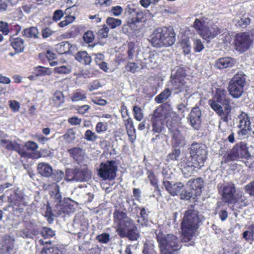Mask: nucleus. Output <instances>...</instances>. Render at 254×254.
<instances>
[{
  "label": "nucleus",
  "instance_id": "nucleus-57",
  "mask_svg": "<svg viewBox=\"0 0 254 254\" xmlns=\"http://www.w3.org/2000/svg\"><path fill=\"white\" fill-rule=\"evenodd\" d=\"M109 29L107 26L104 25L98 32V35L100 38H106L108 36Z\"/></svg>",
  "mask_w": 254,
  "mask_h": 254
},
{
  "label": "nucleus",
  "instance_id": "nucleus-23",
  "mask_svg": "<svg viewBox=\"0 0 254 254\" xmlns=\"http://www.w3.org/2000/svg\"><path fill=\"white\" fill-rule=\"evenodd\" d=\"M187 185L191 190H195L196 194H198L201 191V189L203 186V181L201 178L190 180L188 182Z\"/></svg>",
  "mask_w": 254,
  "mask_h": 254
},
{
  "label": "nucleus",
  "instance_id": "nucleus-41",
  "mask_svg": "<svg viewBox=\"0 0 254 254\" xmlns=\"http://www.w3.org/2000/svg\"><path fill=\"white\" fill-rule=\"evenodd\" d=\"M133 116L135 119L140 121L143 119L144 115L142 110L137 106H134L133 107Z\"/></svg>",
  "mask_w": 254,
  "mask_h": 254
},
{
  "label": "nucleus",
  "instance_id": "nucleus-32",
  "mask_svg": "<svg viewBox=\"0 0 254 254\" xmlns=\"http://www.w3.org/2000/svg\"><path fill=\"white\" fill-rule=\"evenodd\" d=\"M170 88H166L164 91L162 92L155 98V101L158 103H162L166 101L171 95V91Z\"/></svg>",
  "mask_w": 254,
  "mask_h": 254
},
{
  "label": "nucleus",
  "instance_id": "nucleus-58",
  "mask_svg": "<svg viewBox=\"0 0 254 254\" xmlns=\"http://www.w3.org/2000/svg\"><path fill=\"white\" fill-rule=\"evenodd\" d=\"M138 67V64L134 62H128L125 66L126 70L132 73H134Z\"/></svg>",
  "mask_w": 254,
  "mask_h": 254
},
{
  "label": "nucleus",
  "instance_id": "nucleus-21",
  "mask_svg": "<svg viewBox=\"0 0 254 254\" xmlns=\"http://www.w3.org/2000/svg\"><path fill=\"white\" fill-rule=\"evenodd\" d=\"M234 148V151L236 152L239 158L250 157L251 155L248 151L246 143L241 142L240 144H237Z\"/></svg>",
  "mask_w": 254,
  "mask_h": 254
},
{
  "label": "nucleus",
  "instance_id": "nucleus-43",
  "mask_svg": "<svg viewBox=\"0 0 254 254\" xmlns=\"http://www.w3.org/2000/svg\"><path fill=\"white\" fill-rule=\"evenodd\" d=\"M234 197H235V198H236L235 202H233L231 204H238L240 206V207L241 206H246L247 205V203H248V201H246V199L245 198V196L242 195V194H236Z\"/></svg>",
  "mask_w": 254,
  "mask_h": 254
},
{
  "label": "nucleus",
  "instance_id": "nucleus-10",
  "mask_svg": "<svg viewBox=\"0 0 254 254\" xmlns=\"http://www.w3.org/2000/svg\"><path fill=\"white\" fill-rule=\"evenodd\" d=\"M189 150L190 155L189 158L203 166L207 155L206 146L202 143L193 142L191 144Z\"/></svg>",
  "mask_w": 254,
  "mask_h": 254
},
{
  "label": "nucleus",
  "instance_id": "nucleus-18",
  "mask_svg": "<svg viewBox=\"0 0 254 254\" xmlns=\"http://www.w3.org/2000/svg\"><path fill=\"white\" fill-rule=\"evenodd\" d=\"M188 121L194 129H199L201 123V112L198 107H194L191 110Z\"/></svg>",
  "mask_w": 254,
  "mask_h": 254
},
{
  "label": "nucleus",
  "instance_id": "nucleus-50",
  "mask_svg": "<svg viewBox=\"0 0 254 254\" xmlns=\"http://www.w3.org/2000/svg\"><path fill=\"white\" fill-rule=\"evenodd\" d=\"M193 47L196 52H200L204 48L201 41L199 39H195L193 40Z\"/></svg>",
  "mask_w": 254,
  "mask_h": 254
},
{
  "label": "nucleus",
  "instance_id": "nucleus-62",
  "mask_svg": "<svg viewBox=\"0 0 254 254\" xmlns=\"http://www.w3.org/2000/svg\"><path fill=\"white\" fill-rule=\"evenodd\" d=\"M158 58V56L154 54H149V57H148V59H146V64H151L150 66H153L155 64H157V59Z\"/></svg>",
  "mask_w": 254,
  "mask_h": 254
},
{
  "label": "nucleus",
  "instance_id": "nucleus-30",
  "mask_svg": "<svg viewBox=\"0 0 254 254\" xmlns=\"http://www.w3.org/2000/svg\"><path fill=\"white\" fill-rule=\"evenodd\" d=\"M23 36L27 38H37L38 37L39 32L38 29L35 27H31L25 29L22 32Z\"/></svg>",
  "mask_w": 254,
  "mask_h": 254
},
{
  "label": "nucleus",
  "instance_id": "nucleus-12",
  "mask_svg": "<svg viewBox=\"0 0 254 254\" xmlns=\"http://www.w3.org/2000/svg\"><path fill=\"white\" fill-rule=\"evenodd\" d=\"M253 42V38L247 33L238 34L235 37V46L237 51L241 53L247 51Z\"/></svg>",
  "mask_w": 254,
  "mask_h": 254
},
{
  "label": "nucleus",
  "instance_id": "nucleus-11",
  "mask_svg": "<svg viewBox=\"0 0 254 254\" xmlns=\"http://www.w3.org/2000/svg\"><path fill=\"white\" fill-rule=\"evenodd\" d=\"M117 167L115 161H108L106 163H102L98 169V175L103 180H113L116 174Z\"/></svg>",
  "mask_w": 254,
  "mask_h": 254
},
{
  "label": "nucleus",
  "instance_id": "nucleus-48",
  "mask_svg": "<svg viewBox=\"0 0 254 254\" xmlns=\"http://www.w3.org/2000/svg\"><path fill=\"white\" fill-rule=\"evenodd\" d=\"M107 128L108 124L102 122L98 123L95 127L96 131L98 133L106 131Z\"/></svg>",
  "mask_w": 254,
  "mask_h": 254
},
{
  "label": "nucleus",
  "instance_id": "nucleus-6",
  "mask_svg": "<svg viewBox=\"0 0 254 254\" xmlns=\"http://www.w3.org/2000/svg\"><path fill=\"white\" fill-rule=\"evenodd\" d=\"M193 27L197 33L206 40L214 38L221 32L220 29L216 24H209L203 20L198 18L195 19Z\"/></svg>",
  "mask_w": 254,
  "mask_h": 254
},
{
  "label": "nucleus",
  "instance_id": "nucleus-44",
  "mask_svg": "<svg viewBox=\"0 0 254 254\" xmlns=\"http://www.w3.org/2000/svg\"><path fill=\"white\" fill-rule=\"evenodd\" d=\"M181 45L185 55H188L190 53L191 45L188 39H183L181 42Z\"/></svg>",
  "mask_w": 254,
  "mask_h": 254
},
{
  "label": "nucleus",
  "instance_id": "nucleus-28",
  "mask_svg": "<svg viewBox=\"0 0 254 254\" xmlns=\"http://www.w3.org/2000/svg\"><path fill=\"white\" fill-rule=\"evenodd\" d=\"M127 228V238L131 241L136 240L139 237V233L137 227L135 225L133 221L132 224Z\"/></svg>",
  "mask_w": 254,
  "mask_h": 254
},
{
  "label": "nucleus",
  "instance_id": "nucleus-13",
  "mask_svg": "<svg viewBox=\"0 0 254 254\" xmlns=\"http://www.w3.org/2000/svg\"><path fill=\"white\" fill-rule=\"evenodd\" d=\"M163 186L166 190L172 196L177 195L179 194L181 195V198H190L192 196V194L190 192H186V195H183L182 193L184 190V185L181 182H178L172 184L169 181H164L163 182Z\"/></svg>",
  "mask_w": 254,
  "mask_h": 254
},
{
  "label": "nucleus",
  "instance_id": "nucleus-42",
  "mask_svg": "<svg viewBox=\"0 0 254 254\" xmlns=\"http://www.w3.org/2000/svg\"><path fill=\"white\" fill-rule=\"evenodd\" d=\"M41 234L44 238L48 239L54 236L55 232L51 228L45 227L42 229Z\"/></svg>",
  "mask_w": 254,
  "mask_h": 254
},
{
  "label": "nucleus",
  "instance_id": "nucleus-27",
  "mask_svg": "<svg viewBox=\"0 0 254 254\" xmlns=\"http://www.w3.org/2000/svg\"><path fill=\"white\" fill-rule=\"evenodd\" d=\"M75 59L77 61L84 64H89L91 61V57L86 51H80L76 53Z\"/></svg>",
  "mask_w": 254,
  "mask_h": 254
},
{
  "label": "nucleus",
  "instance_id": "nucleus-3",
  "mask_svg": "<svg viewBox=\"0 0 254 254\" xmlns=\"http://www.w3.org/2000/svg\"><path fill=\"white\" fill-rule=\"evenodd\" d=\"M176 41L175 33L172 28L166 27L155 29L150 36L149 41L156 48L173 45Z\"/></svg>",
  "mask_w": 254,
  "mask_h": 254
},
{
  "label": "nucleus",
  "instance_id": "nucleus-51",
  "mask_svg": "<svg viewBox=\"0 0 254 254\" xmlns=\"http://www.w3.org/2000/svg\"><path fill=\"white\" fill-rule=\"evenodd\" d=\"M123 12V8L120 5L112 6L110 10L113 15L118 17L120 16Z\"/></svg>",
  "mask_w": 254,
  "mask_h": 254
},
{
  "label": "nucleus",
  "instance_id": "nucleus-4",
  "mask_svg": "<svg viewBox=\"0 0 254 254\" xmlns=\"http://www.w3.org/2000/svg\"><path fill=\"white\" fill-rule=\"evenodd\" d=\"M157 241L160 254H177L182 247L179 238L173 234H157Z\"/></svg>",
  "mask_w": 254,
  "mask_h": 254
},
{
  "label": "nucleus",
  "instance_id": "nucleus-16",
  "mask_svg": "<svg viewBox=\"0 0 254 254\" xmlns=\"http://www.w3.org/2000/svg\"><path fill=\"white\" fill-rule=\"evenodd\" d=\"M238 127L240 130L238 133L240 135H245L249 133L252 130L250 119L247 114L242 112L239 116Z\"/></svg>",
  "mask_w": 254,
  "mask_h": 254
},
{
  "label": "nucleus",
  "instance_id": "nucleus-2",
  "mask_svg": "<svg viewBox=\"0 0 254 254\" xmlns=\"http://www.w3.org/2000/svg\"><path fill=\"white\" fill-rule=\"evenodd\" d=\"M231 99L224 89H217L212 99L208 101L211 108L220 116L223 121H228V117L231 111Z\"/></svg>",
  "mask_w": 254,
  "mask_h": 254
},
{
  "label": "nucleus",
  "instance_id": "nucleus-47",
  "mask_svg": "<svg viewBox=\"0 0 254 254\" xmlns=\"http://www.w3.org/2000/svg\"><path fill=\"white\" fill-rule=\"evenodd\" d=\"M41 254H64L57 248H44Z\"/></svg>",
  "mask_w": 254,
  "mask_h": 254
},
{
  "label": "nucleus",
  "instance_id": "nucleus-59",
  "mask_svg": "<svg viewBox=\"0 0 254 254\" xmlns=\"http://www.w3.org/2000/svg\"><path fill=\"white\" fill-rule=\"evenodd\" d=\"M53 179L57 182H60L64 178V173L63 171L60 170L55 171L52 173Z\"/></svg>",
  "mask_w": 254,
  "mask_h": 254
},
{
  "label": "nucleus",
  "instance_id": "nucleus-33",
  "mask_svg": "<svg viewBox=\"0 0 254 254\" xmlns=\"http://www.w3.org/2000/svg\"><path fill=\"white\" fill-rule=\"evenodd\" d=\"M86 98V93L84 90L80 89H76L73 93L71 97V100L73 102H77L83 100Z\"/></svg>",
  "mask_w": 254,
  "mask_h": 254
},
{
  "label": "nucleus",
  "instance_id": "nucleus-5",
  "mask_svg": "<svg viewBox=\"0 0 254 254\" xmlns=\"http://www.w3.org/2000/svg\"><path fill=\"white\" fill-rule=\"evenodd\" d=\"M186 70L183 67L178 68L175 73L172 74L168 86L175 94L185 92V96L189 95V86L186 81Z\"/></svg>",
  "mask_w": 254,
  "mask_h": 254
},
{
  "label": "nucleus",
  "instance_id": "nucleus-9",
  "mask_svg": "<svg viewBox=\"0 0 254 254\" xmlns=\"http://www.w3.org/2000/svg\"><path fill=\"white\" fill-rule=\"evenodd\" d=\"M219 193L222 196V199L228 204L235 202L236 201L234 197L236 192L235 185L232 182L219 183L217 185Z\"/></svg>",
  "mask_w": 254,
  "mask_h": 254
},
{
  "label": "nucleus",
  "instance_id": "nucleus-55",
  "mask_svg": "<svg viewBox=\"0 0 254 254\" xmlns=\"http://www.w3.org/2000/svg\"><path fill=\"white\" fill-rule=\"evenodd\" d=\"M96 239L101 243L106 244L110 240V235L108 233H104L98 235Z\"/></svg>",
  "mask_w": 254,
  "mask_h": 254
},
{
  "label": "nucleus",
  "instance_id": "nucleus-8",
  "mask_svg": "<svg viewBox=\"0 0 254 254\" xmlns=\"http://www.w3.org/2000/svg\"><path fill=\"white\" fill-rule=\"evenodd\" d=\"M91 172L86 166L67 169L65 180L68 182H85L90 179Z\"/></svg>",
  "mask_w": 254,
  "mask_h": 254
},
{
  "label": "nucleus",
  "instance_id": "nucleus-52",
  "mask_svg": "<svg viewBox=\"0 0 254 254\" xmlns=\"http://www.w3.org/2000/svg\"><path fill=\"white\" fill-rule=\"evenodd\" d=\"M127 131L135 129L132 119L130 117L123 119Z\"/></svg>",
  "mask_w": 254,
  "mask_h": 254
},
{
  "label": "nucleus",
  "instance_id": "nucleus-7",
  "mask_svg": "<svg viewBox=\"0 0 254 254\" xmlns=\"http://www.w3.org/2000/svg\"><path fill=\"white\" fill-rule=\"evenodd\" d=\"M246 84V75L241 71H238L229 82L228 90L230 95L234 98H240L244 93Z\"/></svg>",
  "mask_w": 254,
  "mask_h": 254
},
{
  "label": "nucleus",
  "instance_id": "nucleus-24",
  "mask_svg": "<svg viewBox=\"0 0 254 254\" xmlns=\"http://www.w3.org/2000/svg\"><path fill=\"white\" fill-rule=\"evenodd\" d=\"M158 113V110H155L152 117V130L154 132L159 133L162 130L163 124Z\"/></svg>",
  "mask_w": 254,
  "mask_h": 254
},
{
  "label": "nucleus",
  "instance_id": "nucleus-36",
  "mask_svg": "<svg viewBox=\"0 0 254 254\" xmlns=\"http://www.w3.org/2000/svg\"><path fill=\"white\" fill-rule=\"evenodd\" d=\"M51 196L56 202V206L58 208L62 202V196L60 192V186L57 185L55 189V192H53Z\"/></svg>",
  "mask_w": 254,
  "mask_h": 254
},
{
  "label": "nucleus",
  "instance_id": "nucleus-63",
  "mask_svg": "<svg viewBox=\"0 0 254 254\" xmlns=\"http://www.w3.org/2000/svg\"><path fill=\"white\" fill-rule=\"evenodd\" d=\"M8 23L2 21H0V31L4 35H7L9 30L8 27Z\"/></svg>",
  "mask_w": 254,
  "mask_h": 254
},
{
  "label": "nucleus",
  "instance_id": "nucleus-34",
  "mask_svg": "<svg viewBox=\"0 0 254 254\" xmlns=\"http://www.w3.org/2000/svg\"><path fill=\"white\" fill-rule=\"evenodd\" d=\"M62 137L65 142L71 143L76 138V132L73 128L69 129Z\"/></svg>",
  "mask_w": 254,
  "mask_h": 254
},
{
  "label": "nucleus",
  "instance_id": "nucleus-56",
  "mask_svg": "<svg viewBox=\"0 0 254 254\" xmlns=\"http://www.w3.org/2000/svg\"><path fill=\"white\" fill-rule=\"evenodd\" d=\"M9 106L13 112H17L20 109V104L16 100H9L8 101Z\"/></svg>",
  "mask_w": 254,
  "mask_h": 254
},
{
  "label": "nucleus",
  "instance_id": "nucleus-46",
  "mask_svg": "<svg viewBox=\"0 0 254 254\" xmlns=\"http://www.w3.org/2000/svg\"><path fill=\"white\" fill-rule=\"evenodd\" d=\"M84 138L89 141H95L98 138V136L90 129L87 130L84 133Z\"/></svg>",
  "mask_w": 254,
  "mask_h": 254
},
{
  "label": "nucleus",
  "instance_id": "nucleus-54",
  "mask_svg": "<svg viewBox=\"0 0 254 254\" xmlns=\"http://www.w3.org/2000/svg\"><path fill=\"white\" fill-rule=\"evenodd\" d=\"M95 38L93 32L91 31H88L85 32L83 36L84 41L87 43H91Z\"/></svg>",
  "mask_w": 254,
  "mask_h": 254
},
{
  "label": "nucleus",
  "instance_id": "nucleus-60",
  "mask_svg": "<svg viewBox=\"0 0 254 254\" xmlns=\"http://www.w3.org/2000/svg\"><path fill=\"white\" fill-rule=\"evenodd\" d=\"M177 109L179 114L182 117H184L186 113L188 111L187 105L183 103L179 104L177 106Z\"/></svg>",
  "mask_w": 254,
  "mask_h": 254
},
{
  "label": "nucleus",
  "instance_id": "nucleus-35",
  "mask_svg": "<svg viewBox=\"0 0 254 254\" xmlns=\"http://www.w3.org/2000/svg\"><path fill=\"white\" fill-rule=\"evenodd\" d=\"M34 68L37 76L50 75L52 74V70L50 68L42 66H38Z\"/></svg>",
  "mask_w": 254,
  "mask_h": 254
},
{
  "label": "nucleus",
  "instance_id": "nucleus-61",
  "mask_svg": "<svg viewBox=\"0 0 254 254\" xmlns=\"http://www.w3.org/2000/svg\"><path fill=\"white\" fill-rule=\"evenodd\" d=\"M148 174V178L151 184L154 186L156 188H158V180L154 174L152 172H149Z\"/></svg>",
  "mask_w": 254,
  "mask_h": 254
},
{
  "label": "nucleus",
  "instance_id": "nucleus-45",
  "mask_svg": "<svg viewBox=\"0 0 254 254\" xmlns=\"http://www.w3.org/2000/svg\"><path fill=\"white\" fill-rule=\"evenodd\" d=\"M224 161L225 162H229L232 161L237 160L239 159V157L236 153V152L234 151V148L231 150V151L224 157Z\"/></svg>",
  "mask_w": 254,
  "mask_h": 254
},
{
  "label": "nucleus",
  "instance_id": "nucleus-53",
  "mask_svg": "<svg viewBox=\"0 0 254 254\" xmlns=\"http://www.w3.org/2000/svg\"><path fill=\"white\" fill-rule=\"evenodd\" d=\"M135 54V48L134 45L132 43H129L128 46V50L127 51V59L130 60L133 59Z\"/></svg>",
  "mask_w": 254,
  "mask_h": 254
},
{
  "label": "nucleus",
  "instance_id": "nucleus-20",
  "mask_svg": "<svg viewBox=\"0 0 254 254\" xmlns=\"http://www.w3.org/2000/svg\"><path fill=\"white\" fill-rule=\"evenodd\" d=\"M236 64V61L230 57L220 58L216 61L215 66L219 69L231 67Z\"/></svg>",
  "mask_w": 254,
  "mask_h": 254
},
{
  "label": "nucleus",
  "instance_id": "nucleus-40",
  "mask_svg": "<svg viewBox=\"0 0 254 254\" xmlns=\"http://www.w3.org/2000/svg\"><path fill=\"white\" fill-rule=\"evenodd\" d=\"M58 46L61 54L68 53L72 47V45L67 41L61 42Z\"/></svg>",
  "mask_w": 254,
  "mask_h": 254
},
{
  "label": "nucleus",
  "instance_id": "nucleus-37",
  "mask_svg": "<svg viewBox=\"0 0 254 254\" xmlns=\"http://www.w3.org/2000/svg\"><path fill=\"white\" fill-rule=\"evenodd\" d=\"M107 25L111 29H115L122 24V20L120 19L109 17L106 19Z\"/></svg>",
  "mask_w": 254,
  "mask_h": 254
},
{
  "label": "nucleus",
  "instance_id": "nucleus-31",
  "mask_svg": "<svg viewBox=\"0 0 254 254\" xmlns=\"http://www.w3.org/2000/svg\"><path fill=\"white\" fill-rule=\"evenodd\" d=\"M136 209L140 210L139 215L137 216V222L141 225L145 224L148 222V214L144 208L136 207Z\"/></svg>",
  "mask_w": 254,
  "mask_h": 254
},
{
  "label": "nucleus",
  "instance_id": "nucleus-25",
  "mask_svg": "<svg viewBox=\"0 0 254 254\" xmlns=\"http://www.w3.org/2000/svg\"><path fill=\"white\" fill-rule=\"evenodd\" d=\"M37 170L42 176L46 178L51 176L53 173V169L48 164L45 163H39L37 166Z\"/></svg>",
  "mask_w": 254,
  "mask_h": 254
},
{
  "label": "nucleus",
  "instance_id": "nucleus-49",
  "mask_svg": "<svg viewBox=\"0 0 254 254\" xmlns=\"http://www.w3.org/2000/svg\"><path fill=\"white\" fill-rule=\"evenodd\" d=\"M181 154V150L179 149H174L172 152L167 155L168 160H178Z\"/></svg>",
  "mask_w": 254,
  "mask_h": 254
},
{
  "label": "nucleus",
  "instance_id": "nucleus-14",
  "mask_svg": "<svg viewBox=\"0 0 254 254\" xmlns=\"http://www.w3.org/2000/svg\"><path fill=\"white\" fill-rule=\"evenodd\" d=\"M6 137V134L0 131V145L8 150L17 152L22 157L24 156L26 153L22 150L20 144L15 140H10Z\"/></svg>",
  "mask_w": 254,
  "mask_h": 254
},
{
  "label": "nucleus",
  "instance_id": "nucleus-64",
  "mask_svg": "<svg viewBox=\"0 0 254 254\" xmlns=\"http://www.w3.org/2000/svg\"><path fill=\"white\" fill-rule=\"evenodd\" d=\"M245 188L250 195L254 196V181L247 185Z\"/></svg>",
  "mask_w": 254,
  "mask_h": 254
},
{
  "label": "nucleus",
  "instance_id": "nucleus-22",
  "mask_svg": "<svg viewBox=\"0 0 254 254\" xmlns=\"http://www.w3.org/2000/svg\"><path fill=\"white\" fill-rule=\"evenodd\" d=\"M14 241V239L12 237L5 236L3 237L1 241V250L3 254L8 253L10 250H12Z\"/></svg>",
  "mask_w": 254,
  "mask_h": 254
},
{
  "label": "nucleus",
  "instance_id": "nucleus-19",
  "mask_svg": "<svg viewBox=\"0 0 254 254\" xmlns=\"http://www.w3.org/2000/svg\"><path fill=\"white\" fill-rule=\"evenodd\" d=\"M181 166L184 176L185 177L188 178L195 171L196 168L200 169L203 166L189 158L186 162L182 163Z\"/></svg>",
  "mask_w": 254,
  "mask_h": 254
},
{
  "label": "nucleus",
  "instance_id": "nucleus-29",
  "mask_svg": "<svg viewBox=\"0 0 254 254\" xmlns=\"http://www.w3.org/2000/svg\"><path fill=\"white\" fill-rule=\"evenodd\" d=\"M10 45L16 53H21L24 51L25 46L24 40L22 38H17L14 39L11 42Z\"/></svg>",
  "mask_w": 254,
  "mask_h": 254
},
{
  "label": "nucleus",
  "instance_id": "nucleus-39",
  "mask_svg": "<svg viewBox=\"0 0 254 254\" xmlns=\"http://www.w3.org/2000/svg\"><path fill=\"white\" fill-rule=\"evenodd\" d=\"M71 71V66L69 65L60 66L54 68V72L59 74H68Z\"/></svg>",
  "mask_w": 254,
  "mask_h": 254
},
{
  "label": "nucleus",
  "instance_id": "nucleus-1",
  "mask_svg": "<svg viewBox=\"0 0 254 254\" xmlns=\"http://www.w3.org/2000/svg\"><path fill=\"white\" fill-rule=\"evenodd\" d=\"M200 222L201 220L197 210L190 209L185 211L181 223L183 242H188L192 239Z\"/></svg>",
  "mask_w": 254,
  "mask_h": 254
},
{
  "label": "nucleus",
  "instance_id": "nucleus-26",
  "mask_svg": "<svg viewBox=\"0 0 254 254\" xmlns=\"http://www.w3.org/2000/svg\"><path fill=\"white\" fill-rule=\"evenodd\" d=\"M68 152L78 163L82 160L84 156V151L83 149L79 147H74L68 150Z\"/></svg>",
  "mask_w": 254,
  "mask_h": 254
},
{
  "label": "nucleus",
  "instance_id": "nucleus-15",
  "mask_svg": "<svg viewBox=\"0 0 254 254\" xmlns=\"http://www.w3.org/2000/svg\"><path fill=\"white\" fill-rule=\"evenodd\" d=\"M171 133L172 144L173 147H184L186 144L185 137L181 133L177 127H168Z\"/></svg>",
  "mask_w": 254,
  "mask_h": 254
},
{
  "label": "nucleus",
  "instance_id": "nucleus-38",
  "mask_svg": "<svg viewBox=\"0 0 254 254\" xmlns=\"http://www.w3.org/2000/svg\"><path fill=\"white\" fill-rule=\"evenodd\" d=\"M53 101L57 106H60L64 102V96L62 92L57 91L55 92Z\"/></svg>",
  "mask_w": 254,
  "mask_h": 254
},
{
  "label": "nucleus",
  "instance_id": "nucleus-17",
  "mask_svg": "<svg viewBox=\"0 0 254 254\" xmlns=\"http://www.w3.org/2000/svg\"><path fill=\"white\" fill-rule=\"evenodd\" d=\"M133 221L123 211L117 210L114 213V222L116 227L129 226Z\"/></svg>",
  "mask_w": 254,
  "mask_h": 254
}]
</instances>
